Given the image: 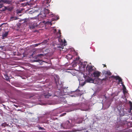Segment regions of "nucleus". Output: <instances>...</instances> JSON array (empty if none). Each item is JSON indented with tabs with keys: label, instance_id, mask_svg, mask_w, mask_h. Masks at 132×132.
I'll return each mask as SVG.
<instances>
[{
	"label": "nucleus",
	"instance_id": "1",
	"mask_svg": "<svg viewBox=\"0 0 132 132\" xmlns=\"http://www.w3.org/2000/svg\"><path fill=\"white\" fill-rule=\"evenodd\" d=\"M69 93L67 88H59L55 91L53 89H48L44 93V96L45 98H53L55 104L63 103H66L67 101L64 97L62 95H67Z\"/></svg>",
	"mask_w": 132,
	"mask_h": 132
},
{
	"label": "nucleus",
	"instance_id": "2",
	"mask_svg": "<svg viewBox=\"0 0 132 132\" xmlns=\"http://www.w3.org/2000/svg\"><path fill=\"white\" fill-rule=\"evenodd\" d=\"M117 109L119 112V119L117 118V120L115 125V127L116 129L122 127V122L126 121V120L129 118L128 115L130 113L132 114V106H131L129 109L122 108L121 109L122 104L120 102L116 103Z\"/></svg>",
	"mask_w": 132,
	"mask_h": 132
},
{
	"label": "nucleus",
	"instance_id": "3",
	"mask_svg": "<svg viewBox=\"0 0 132 132\" xmlns=\"http://www.w3.org/2000/svg\"><path fill=\"white\" fill-rule=\"evenodd\" d=\"M61 113L59 109L57 110V112L54 117L51 116L49 114H45L36 118H33L30 119V121L32 122H36L40 123L49 124L52 120H55L57 119V118L54 117L56 116L57 114Z\"/></svg>",
	"mask_w": 132,
	"mask_h": 132
},
{
	"label": "nucleus",
	"instance_id": "4",
	"mask_svg": "<svg viewBox=\"0 0 132 132\" xmlns=\"http://www.w3.org/2000/svg\"><path fill=\"white\" fill-rule=\"evenodd\" d=\"M51 0H46L43 4V8H42V11L40 13V16L44 18L45 17H52V20L53 21L57 20L59 19V16L54 15L52 12H50L48 9H46L50 6L49 3L50 2Z\"/></svg>",
	"mask_w": 132,
	"mask_h": 132
},
{
	"label": "nucleus",
	"instance_id": "5",
	"mask_svg": "<svg viewBox=\"0 0 132 132\" xmlns=\"http://www.w3.org/2000/svg\"><path fill=\"white\" fill-rule=\"evenodd\" d=\"M102 73L103 75H105V78L104 79L103 78L102 79L101 81L104 80L105 81L107 80H109L110 79L111 77L116 79V80H118V82L121 83L122 84V87L123 88V93L124 94L125 93V90H126V88L124 85L123 84L122 81V79L120 77L118 76H116L114 75L111 76L112 73L109 71H107L104 70L102 72Z\"/></svg>",
	"mask_w": 132,
	"mask_h": 132
},
{
	"label": "nucleus",
	"instance_id": "6",
	"mask_svg": "<svg viewBox=\"0 0 132 132\" xmlns=\"http://www.w3.org/2000/svg\"><path fill=\"white\" fill-rule=\"evenodd\" d=\"M72 105L73 108L72 111L79 109L82 111H87L90 109V105L88 103H73Z\"/></svg>",
	"mask_w": 132,
	"mask_h": 132
},
{
	"label": "nucleus",
	"instance_id": "7",
	"mask_svg": "<svg viewBox=\"0 0 132 132\" xmlns=\"http://www.w3.org/2000/svg\"><path fill=\"white\" fill-rule=\"evenodd\" d=\"M61 129H70L73 126L72 123V121L71 119H69L61 124Z\"/></svg>",
	"mask_w": 132,
	"mask_h": 132
},
{
	"label": "nucleus",
	"instance_id": "8",
	"mask_svg": "<svg viewBox=\"0 0 132 132\" xmlns=\"http://www.w3.org/2000/svg\"><path fill=\"white\" fill-rule=\"evenodd\" d=\"M34 53V52H33V53L31 55V57H34V59H35L32 60L33 62H38L40 64H42L43 62H45L44 61H43L42 60H40L39 59V58H41L42 56H44V54H38L36 56H34L33 55Z\"/></svg>",
	"mask_w": 132,
	"mask_h": 132
},
{
	"label": "nucleus",
	"instance_id": "9",
	"mask_svg": "<svg viewBox=\"0 0 132 132\" xmlns=\"http://www.w3.org/2000/svg\"><path fill=\"white\" fill-rule=\"evenodd\" d=\"M52 30L54 34L56 35V38H57L58 41L60 42H63V40L61 39V32L60 30H59L57 32L56 29H55V27L52 28Z\"/></svg>",
	"mask_w": 132,
	"mask_h": 132
},
{
	"label": "nucleus",
	"instance_id": "10",
	"mask_svg": "<svg viewBox=\"0 0 132 132\" xmlns=\"http://www.w3.org/2000/svg\"><path fill=\"white\" fill-rule=\"evenodd\" d=\"M92 76H90L86 74V75H84V76L85 81L87 82L93 83L95 84L96 83L95 81V79H94L91 77Z\"/></svg>",
	"mask_w": 132,
	"mask_h": 132
},
{
	"label": "nucleus",
	"instance_id": "11",
	"mask_svg": "<svg viewBox=\"0 0 132 132\" xmlns=\"http://www.w3.org/2000/svg\"><path fill=\"white\" fill-rule=\"evenodd\" d=\"M38 27L42 28L44 26H46L47 25H50L51 26L52 25L51 21H43L39 22H38Z\"/></svg>",
	"mask_w": 132,
	"mask_h": 132
},
{
	"label": "nucleus",
	"instance_id": "12",
	"mask_svg": "<svg viewBox=\"0 0 132 132\" xmlns=\"http://www.w3.org/2000/svg\"><path fill=\"white\" fill-rule=\"evenodd\" d=\"M119 92L117 93H113L112 94V95L113 96V98L112 99H110L109 98H108L105 95H104L102 96V97L103 98V99L102 100L103 101V100H104L105 101L108 100L109 101V107L110 106L111 102L113 100V98H114L115 96H117L118 95Z\"/></svg>",
	"mask_w": 132,
	"mask_h": 132
},
{
	"label": "nucleus",
	"instance_id": "13",
	"mask_svg": "<svg viewBox=\"0 0 132 132\" xmlns=\"http://www.w3.org/2000/svg\"><path fill=\"white\" fill-rule=\"evenodd\" d=\"M54 79L56 87H57V89L63 88L62 87V85H60L59 84V78L58 75H55L54 77Z\"/></svg>",
	"mask_w": 132,
	"mask_h": 132
},
{
	"label": "nucleus",
	"instance_id": "14",
	"mask_svg": "<svg viewBox=\"0 0 132 132\" xmlns=\"http://www.w3.org/2000/svg\"><path fill=\"white\" fill-rule=\"evenodd\" d=\"M81 88H80H80L79 87L75 91H71L70 92V94H72L74 93L73 95H70V96L72 97H76L77 96V94L76 93V92H80V93H79V94H80V95H81L84 93V91L80 89Z\"/></svg>",
	"mask_w": 132,
	"mask_h": 132
},
{
	"label": "nucleus",
	"instance_id": "15",
	"mask_svg": "<svg viewBox=\"0 0 132 132\" xmlns=\"http://www.w3.org/2000/svg\"><path fill=\"white\" fill-rule=\"evenodd\" d=\"M92 66H89V65H87L86 67V70L87 74L90 76H92V73L94 71V69L93 68V67Z\"/></svg>",
	"mask_w": 132,
	"mask_h": 132
},
{
	"label": "nucleus",
	"instance_id": "16",
	"mask_svg": "<svg viewBox=\"0 0 132 132\" xmlns=\"http://www.w3.org/2000/svg\"><path fill=\"white\" fill-rule=\"evenodd\" d=\"M29 21V19L27 18H25L20 19L19 20V22H22L21 23L18 22L16 23V27L17 28H20L21 27V26L22 24L24 23H26Z\"/></svg>",
	"mask_w": 132,
	"mask_h": 132
},
{
	"label": "nucleus",
	"instance_id": "17",
	"mask_svg": "<svg viewBox=\"0 0 132 132\" xmlns=\"http://www.w3.org/2000/svg\"><path fill=\"white\" fill-rule=\"evenodd\" d=\"M101 73V72L98 71H95L92 73V76H91L95 78L94 79H95L96 81L98 79V77L100 76Z\"/></svg>",
	"mask_w": 132,
	"mask_h": 132
},
{
	"label": "nucleus",
	"instance_id": "18",
	"mask_svg": "<svg viewBox=\"0 0 132 132\" xmlns=\"http://www.w3.org/2000/svg\"><path fill=\"white\" fill-rule=\"evenodd\" d=\"M38 23H34V24H31V25L29 26V28L30 29L33 30L36 28H38Z\"/></svg>",
	"mask_w": 132,
	"mask_h": 132
},
{
	"label": "nucleus",
	"instance_id": "19",
	"mask_svg": "<svg viewBox=\"0 0 132 132\" xmlns=\"http://www.w3.org/2000/svg\"><path fill=\"white\" fill-rule=\"evenodd\" d=\"M80 65L79 66V67H81V68H85L86 64H87V63L86 62H80Z\"/></svg>",
	"mask_w": 132,
	"mask_h": 132
},
{
	"label": "nucleus",
	"instance_id": "20",
	"mask_svg": "<svg viewBox=\"0 0 132 132\" xmlns=\"http://www.w3.org/2000/svg\"><path fill=\"white\" fill-rule=\"evenodd\" d=\"M83 119L81 118H78L75 121L76 123L79 124L82 123L83 121Z\"/></svg>",
	"mask_w": 132,
	"mask_h": 132
},
{
	"label": "nucleus",
	"instance_id": "21",
	"mask_svg": "<svg viewBox=\"0 0 132 132\" xmlns=\"http://www.w3.org/2000/svg\"><path fill=\"white\" fill-rule=\"evenodd\" d=\"M86 81H85H85L82 82H81L80 81H79V85L80 86V88H82L83 86L86 83Z\"/></svg>",
	"mask_w": 132,
	"mask_h": 132
},
{
	"label": "nucleus",
	"instance_id": "22",
	"mask_svg": "<svg viewBox=\"0 0 132 132\" xmlns=\"http://www.w3.org/2000/svg\"><path fill=\"white\" fill-rule=\"evenodd\" d=\"M72 57L73 56L72 55L69 54H68L65 57L68 60L72 59Z\"/></svg>",
	"mask_w": 132,
	"mask_h": 132
},
{
	"label": "nucleus",
	"instance_id": "23",
	"mask_svg": "<svg viewBox=\"0 0 132 132\" xmlns=\"http://www.w3.org/2000/svg\"><path fill=\"white\" fill-rule=\"evenodd\" d=\"M3 3L8 4H11L12 2L10 0H3Z\"/></svg>",
	"mask_w": 132,
	"mask_h": 132
},
{
	"label": "nucleus",
	"instance_id": "24",
	"mask_svg": "<svg viewBox=\"0 0 132 132\" xmlns=\"http://www.w3.org/2000/svg\"><path fill=\"white\" fill-rule=\"evenodd\" d=\"M38 11V10L32 9V10L29 12V14H32L35 12H37Z\"/></svg>",
	"mask_w": 132,
	"mask_h": 132
},
{
	"label": "nucleus",
	"instance_id": "25",
	"mask_svg": "<svg viewBox=\"0 0 132 132\" xmlns=\"http://www.w3.org/2000/svg\"><path fill=\"white\" fill-rule=\"evenodd\" d=\"M121 99L123 102L125 103L127 102V99L125 96H122L121 97Z\"/></svg>",
	"mask_w": 132,
	"mask_h": 132
},
{
	"label": "nucleus",
	"instance_id": "26",
	"mask_svg": "<svg viewBox=\"0 0 132 132\" xmlns=\"http://www.w3.org/2000/svg\"><path fill=\"white\" fill-rule=\"evenodd\" d=\"M8 34V31H5L4 33L2 35V36L3 38L7 37Z\"/></svg>",
	"mask_w": 132,
	"mask_h": 132
},
{
	"label": "nucleus",
	"instance_id": "27",
	"mask_svg": "<svg viewBox=\"0 0 132 132\" xmlns=\"http://www.w3.org/2000/svg\"><path fill=\"white\" fill-rule=\"evenodd\" d=\"M18 18L17 16H11L10 18V20L11 21H13V20L18 19Z\"/></svg>",
	"mask_w": 132,
	"mask_h": 132
},
{
	"label": "nucleus",
	"instance_id": "28",
	"mask_svg": "<svg viewBox=\"0 0 132 132\" xmlns=\"http://www.w3.org/2000/svg\"><path fill=\"white\" fill-rule=\"evenodd\" d=\"M49 40V39H45L44 40L43 42L40 43L42 45L43 44H46L48 42V41Z\"/></svg>",
	"mask_w": 132,
	"mask_h": 132
},
{
	"label": "nucleus",
	"instance_id": "29",
	"mask_svg": "<svg viewBox=\"0 0 132 132\" xmlns=\"http://www.w3.org/2000/svg\"><path fill=\"white\" fill-rule=\"evenodd\" d=\"M37 127L38 128L39 130H45V129L43 127H40L39 125H38L37 126Z\"/></svg>",
	"mask_w": 132,
	"mask_h": 132
},
{
	"label": "nucleus",
	"instance_id": "30",
	"mask_svg": "<svg viewBox=\"0 0 132 132\" xmlns=\"http://www.w3.org/2000/svg\"><path fill=\"white\" fill-rule=\"evenodd\" d=\"M8 124H7L6 122H4L3 123H2L1 124V126L2 127H4L6 126H8Z\"/></svg>",
	"mask_w": 132,
	"mask_h": 132
},
{
	"label": "nucleus",
	"instance_id": "31",
	"mask_svg": "<svg viewBox=\"0 0 132 132\" xmlns=\"http://www.w3.org/2000/svg\"><path fill=\"white\" fill-rule=\"evenodd\" d=\"M39 101L38 104L43 105L44 104V103H43V100L41 99H39L38 100Z\"/></svg>",
	"mask_w": 132,
	"mask_h": 132
},
{
	"label": "nucleus",
	"instance_id": "32",
	"mask_svg": "<svg viewBox=\"0 0 132 132\" xmlns=\"http://www.w3.org/2000/svg\"><path fill=\"white\" fill-rule=\"evenodd\" d=\"M34 2H36V5H35L34 7L35 8H38L39 7V6L37 5V3L38 2V1L37 0H32Z\"/></svg>",
	"mask_w": 132,
	"mask_h": 132
},
{
	"label": "nucleus",
	"instance_id": "33",
	"mask_svg": "<svg viewBox=\"0 0 132 132\" xmlns=\"http://www.w3.org/2000/svg\"><path fill=\"white\" fill-rule=\"evenodd\" d=\"M3 105V106L4 108L5 109L8 111H10V109L9 108L8 106H6L5 105Z\"/></svg>",
	"mask_w": 132,
	"mask_h": 132
},
{
	"label": "nucleus",
	"instance_id": "34",
	"mask_svg": "<svg viewBox=\"0 0 132 132\" xmlns=\"http://www.w3.org/2000/svg\"><path fill=\"white\" fill-rule=\"evenodd\" d=\"M4 77L5 78L6 80H9V78L8 76V75L7 74H5L4 75Z\"/></svg>",
	"mask_w": 132,
	"mask_h": 132
},
{
	"label": "nucleus",
	"instance_id": "35",
	"mask_svg": "<svg viewBox=\"0 0 132 132\" xmlns=\"http://www.w3.org/2000/svg\"><path fill=\"white\" fill-rule=\"evenodd\" d=\"M85 129V128H84L82 127L81 128H80L78 129L77 130L78 131H80L84 129Z\"/></svg>",
	"mask_w": 132,
	"mask_h": 132
},
{
	"label": "nucleus",
	"instance_id": "36",
	"mask_svg": "<svg viewBox=\"0 0 132 132\" xmlns=\"http://www.w3.org/2000/svg\"><path fill=\"white\" fill-rule=\"evenodd\" d=\"M12 9V8L11 7H7V8L6 9L7 10H8L10 11H11Z\"/></svg>",
	"mask_w": 132,
	"mask_h": 132
},
{
	"label": "nucleus",
	"instance_id": "37",
	"mask_svg": "<svg viewBox=\"0 0 132 132\" xmlns=\"http://www.w3.org/2000/svg\"><path fill=\"white\" fill-rule=\"evenodd\" d=\"M7 8V7L4 6V8H3L2 10V11H4L6 10H7L6 9Z\"/></svg>",
	"mask_w": 132,
	"mask_h": 132
},
{
	"label": "nucleus",
	"instance_id": "38",
	"mask_svg": "<svg viewBox=\"0 0 132 132\" xmlns=\"http://www.w3.org/2000/svg\"><path fill=\"white\" fill-rule=\"evenodd\" d=\"M16 13L17 14L20 13H21L22 11L20 10H16Z\"/></svg>",
	"mask_w": 132,
	"mask_h": 132
},
{
	"label": "nucleus",
	"instance_id": "39",
	"mask_svg": "<svg viewBox=\"0 0 132 132\" xmlns=\"http://www.w3.org/2000/svg\"><path fill=\"white\" fill-rule=\"evenodd\" d=\"M66 114V113H62L60 115V117H62V116H65Z\"/></svg>",
	"mask_w": 132,
	"mask_h": 132
},
{
	"label": "nucleus",
	"instance_id": "40",
	"mask_svg": "<svg viewBox=\"0 0 132 132\" xmlns=\"http://www.w3.org/2000/svg\"><path fill=\"white\" fill-rule=\"evenodd\" d=\"M57 46L54 47V49H57V48H61V47L59 45H57Z\"/></svg>",
	"mask_w": 132,
	"mask_h": 132
},
{
	"label": "nucleus",
	"instance_id": "41",
	"mask_svg": "<svg viewBox=\"0 0 132 132\" xmlns=\"http://www.w3.org/2000/svg\"><path fill=\"white\" fill-rule=\"evenodd\" d=\"M40 44H41L40 43H39L38 44H36L34 45V46L35 47H36Z\"/></svg>",
	"mask_w": 132,
	"mask_h": 132
},
{
	"label": "nucleus",
	"instance_id": "42",
	"mask_svg": "<svg viewBox=\"0 0 132 132\" xmlns=\"http://www.w3.org/2000/svg\"><path fill=\"white\" fill-rule=\"evenodd\" d=\"M78 80L79 82L80 81L82 82V81H84V80L80 78V79H78Z\"/></svg>",
	"mask_w": 132,
	"mask_h": 132
},
{
	"label": "nucleus",
	"instance_id": "43",
	"mask_svg": "<svg viewBox=\"0 0 132 132\" xmlns=\"http://www.w3.org/2000/svg\"><path fill=\"white\" fill-rule=\"evenodd\" d=\"M80 58L79 57H78L76 58L75 59L76 61H75L74 60V61H75V62H76V61H77Z\"/></svg>",
	"mask_w": 132,
	"mask_h": 132
},
{
	"label": "nucleus",
	"instance_id": "44",
	"mask_svg": "<svg viewBox=\"0 0 132 132\" xmlns=\"http://www.w3.org/2000/svg\"><path fill=\"white\" fill-rule=\"evenodd\" d=\"M3 2V0H0V5L2 4V3Z\"/></svg>",
	"mask_w": 132,
	"mask_h": 132
},
{
	"label": "nucleus",
	"instance_id": "45",
	"mask_svg": "<svg viewBox=\"0 0 132 132\" xmlns=\"http://www.w3.org/2000/svg\"><path fill=\"white\" fill-rule=\"evenodd\" d=\"M64 44L65 46L66 45V42L65 40H64Z\"/></svg>",
	"mask_w": 132,
	"mask_h": 132
},
{
	"label": "nucleus",
	"instance_id": "46",
	"mask_svg": "<svg viewBox=\"0 0 132 132\" xmlns=\"http://www.w3.org/2000/svg\"><path fill=\"white\" fill-rule=\"evenodd\" d=\"M4 47V46H0V48H1L2 49H3V48Z\"/></svg>",
	"mask_w": 132,
	"mask_h": 132
},
{
	"label": "nucleus",
	"instance_id": "47",
	"mask_svg": "<svg viewBox=\"0 0 132 132\" xmlns=\"http://www.w3.org/2000/svg\"><path fill=\"white\" fill-rule=\"evenodd\" d=\"M129 104L131 105L132 104V103L130 101H129Z\"/></svg>",
	"mask_w": 132,
	"mask_h": 132
},
{
	"label": "nucleus",
	"instance_id": "48",
	"mask_svg": "<svg viewBox=\"0 0 132 132\" xmlns=\"http://www.w3.org/2000/svg\"><path fill=\"white\" fill-rule=\"evenodd\" d=\"M104 132H109V131L108 130H104Z\"/></svg>",
	"mask_w": 132,
	"mask_h": 132
},
{
	"label": "nucleus",
	"instance_id": "49",
	"mask_svg": "<svg viewBox=\"0 0 132 132\" xmlns=\"http://www.w3.org/2000/svg\"><path fill=\"white\" fill-rule=\"evenodd\" d=\"M14 105L16 107H18V106L16 105Z\"/></svg>",
	"mask_w": 132,
	"mask_h": 132
},
{
	"label": "nucleus",
	"instance_id": "50",
	"mask_svg": "<svg viewBox=\"0 0 132 132\" xmlns=\"http://www.w3.org/2000/svg\"><path fill=\"white\" fill-rule=\"evenodd\" d=\"M24 1V0H20V1L21 2H23Z\"/></svg>",
	"mask_w": 132,
	"mask_h": 132
},
{
	"label": "nucleus",
	"instance_id": "51",
	"mask_svg": "<svg viewBox=\"0 0 132 132\" xmlns=\"http://www.w3.org/2000/svg\"><path fill=\"white\" fill-rule=\"evenodd\" d=\"M2 24L1 25H0V27H1V26H2Z\"/></svg>",
	"mask_w": 132,
	"mask_h": 132
},
{
	"label": "nucleus",
	"instance_id": "52",
	"mask_svg": "<svg viewBox=\"0 0 132 132\" xmlns=\"http://www.w3.org/2000/svg\"><path fill=\"white\" fill-rule=\"evenodd\" d=\"M37 31V30H35V32H36V31Z\"/></svg>",
	"mask_w": 132,
	"mask_h": 132
},
{
	"label": "nucleus",
	"instance_id": "53",
	"mask_svg": "<svg viewBox=\"0 0 132 132\" xmlns=\"http://www.w3.org/2000/svg\"><path fill=\"white\" fill-rule=\"evenodd\" d=\"M2 7V6H0V8Z\"/></svg>",
	"mask_w": 132,
	"mask_h": 132
},
{
	"label": "nucleus",
	"instance_id": "54",
	"mask_svg": "<svg viewBox=\"0 0 132 132\" xmlns=\"http://www.w3.org/2000/svg\"><path fill=\"white\" fill-rule=\"evenodd\" d=\"M93 51H94H94H95V50H93Z\"/></svg>",
	"mask_w": 132,
	"mask_h": 132
},
{
	"label": "nucleus",
	"instance_id": "55",
	"mask_svg": "<svg viewBox=\"0 0 132 132\" xmlns=\"http://www.w3.org/2000/svg\"><path fill=\"white\" fill-rule=\"evenodd\" d=\"M20 110H18V111H19Z\"/></svg>",
	"mask_w": 132,
	"mask_h": 132
},
{
	"label": "nucleus",
	"instance_id": "56",
	"mask_svg": "<svg viewBox=\"0 0 132 132\" xmlns=\"http://www.w3.org/2000/svg\"><path fill=\"white\" fill-rule=\"evenodd\" d=\"M94 95V94H93V95Z\"/></svg>",
	"mask_w": 132,
	"mask_h": 132
},
{
	"label": "nucleus",
	"instance_id": "57",
	"mask_svg": "<svg viewBox=\"0 0 132 132\" xmlns=\"http://www.w3.org/2000/svg\"><path fill=\"white\" fill-rule=\"evenodd\" d=\"M94 95V94H93V95Z\"/></svg>",
	"mask_w": 132,
	"mask_h": 132
},
{
	"label": "nucleus",
	"instance_id": "58",
	"mask_svg": "<svg viewBox=\"0 0 132 132\" xmlns=\"http://www.w3.org/2000/svg\"><path fill=\"white\" fill-rule=\"evenodd\" d=\"M94 95V94H93V95Z\"/></svg>",
	"mask_w": 132,
	"mask_h": 132
}]
</instances>
